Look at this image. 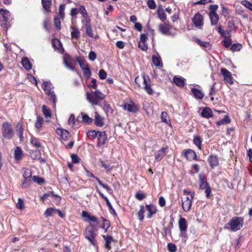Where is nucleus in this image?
Returning <instances> with one entry per match:
<instances>
[{
	"instance_id": "nucleus-1",
	"label": "nucleus",
	"mask_w": 252,
	"mask_h": 252,
	"mask_svg": "<svg viewBox=\"0 0 252 252\" xmlns=\"http://www.w3.org/2000/svg\"><path fill=\"white\" fill-rule=\"evenodd\" d=\"M97 230L98 228L97 225L90 223L89 225L85 228L83 233L85 238L95 247H97L98 245L97 241L96 238L97 235Z\"/></svg>"
},
{
	"instance_id": "nucleus-2",
	"label": "nucleus",
	"mask_w": 252,
	"mask_h": 252,
	"mask_svg": "<svg viewBox=\"0 0 252 252\" xmlns=\"http://www.w3.org/2000/svg\"><path fill=\"white\" fill-rule=\"evenodd\" d=\"M244 219L241 217H234L227 223L224 228L232 232L239 230L243 226Z\"/></svg>"
},
{
	"instance_id": "nucleus-3",
	"label": "nucleus",
	"mask_w": 252,
	"mask_h": 252,
	"mask_svg": "<svg viewBox=\"0 0 252 252\" xmlns=\"http://www.w3.org/2000/svg\"><path fill=\"white\" fill-rule=\"evenodd\" d=\"M105 95L99 91H91L86 93L87 100L93 105H98L100 101L104 99Z\"/></svg>"
},
{
	"instance_id": "nucleus-4",
	"label": "nucleus",
	"mask_w": 252,
	"mask_h": 252,
	"mask_svg": "<svg viewBox=\"0 0 252 252\" xmlns=\"http://www.w3.org/2000/svg\"><path fill=\"white\" fill-rule=\"evenodd\" d=\"M10 19V14L8 10L3 8L0 9V23L1 26L7 30L10 25L9 22Z\"/></svg>"
},
{
	"instance_id": "nucleus-5",
	"label": "nucleus",
	"mask_w": 252,
	"mask_h": 252,
	"mask_svg": "<svg viewBox=\"0 0 252 252\" xmlns=\"http://www.w3.org/2000/svg\"><path fill=\"white\" fill-rule=\"evenodd\" d=\"M1 131L2 136L6 139H11L14 136V130L10 124L4 122L2 125Z\"/></svg>"
},
{
	"instance_id": "nucleus-6",
	"label": "nucleus",
	"mask_w": 252,
	"mask_h": 252,
	"mask_svg": "<svg viewBox=\"0 0 252 252\" xmlns=\"http://www.w3.org/2000/svg\"><path fill=\"white\" fill-rule=\"evenodd\" d=\"M143 87V89L146 92L147 94L152 95L154 94V91L152 88V82L148 75H146L145 74L142 75Z\"/></svg>"
},
{
	"instance_id": "nucleus-7",
	"label": "nucleus",
	"mask_w": 252,
	"mask_h": 252,
	"mask_svg": "<svg viewBox=\"0 0 252 252\" xmlns=\"http://www.w3.org/2000/svg\"><path fill=\"white\" fill-rule=\"evenodd\" d=\"M122 106L123 110L130 113H136L139 110V105L135 104L131 99L127 102H124Z\"/></svg>"
},
{
	"instance_id": "nucleus-8",
	"label": "nucleus",
	"mask_w": 252,
	"mask_h": 252,
	"mask_svg": "<svg viewBox=\"0 0 252 252\" xmlns=\"http://www.w3.org/2000/svg\"><path fill=\"white\" fill-rule=\"evenodd\" d=\"M181 156L189 161L199 160L195 152L190 149H187L183 150L181 153Z\"/></svg>"
},
{
	"instance_id": "nucleus-9",
	"label": "nucleus",
	"mask_w": 252,
	"mask_h": 252,
	"mask_svg": "<svg viewBox=\"0 0 252 252\" xmlns=\"http://www.w3.org/2000/svg\"><path fill=\"white\" fill-rule=\"evenodd\" d=\"M82 29L85 30V33L88 37L94 38L95 39L98 38V35H94V32L91 24V20L85 22V23L82 26Z\"/></svg>"
},
{
	"instance_id": "nucleus-10",
	"label": "nucleus",
	"mask_w": 252,
	"mask_h": 252,
	"mask_svg": "<svg viewBox=\"0 0 252 252\" xmlns=\"http://www.w3.org/2000/svg\"><path fill=\"white\" fill-rule=\"evenodd\" d=\"M221 74L223 78V80L225 83L230 85L233 84L234 82L232 77L231 73L225 68L220 69Z\"/></svg>"
},
{
	"instance_id": "nucleus-11",
	"label": "nucleus",
	"mask_w": 252,
	"mask_h": 252,
	"mask_svg": "<svg viewBox=\"0 0 252 252\" xmlns=\"http://www.w3.org/2000/svg\"><path fill=\"white\" fill-rule=\"evenodd\" d=\"M192 21L195 27L202 29L204 25V18L200 13L199 12L196 13L194 15Z\"/></svg>"
},
{
	"instance_id": "nucleus-12",
	"label": "nucleus",
	"mask_w": 252,
	"mask_h": 252,
	"mask_svg": "<svg viewBox=\"0 0 252 252\" xmlns=\"http://www.w3.org/2000/svg\"><path fill=\"white\" fill-rule=\"evenodd\" d=\"M168 152V146H166L165 147H162L160 149L155 152L154 153L155 160L157 161H160Z\"/></svg>"
},
{
	"instance_id": "nucleus-13",
	"label": "nucleus",
	"mask_w": 252,
	"mask_h": 252,
	"mask_svg": "<svg viewBox=\"0 0 252 252\" xmlns=\"http://www.w3.org/2000/svg\"><path fill=\"white\" fill-rule=\"evenodd\" d=\"M107 140V134L106 132L98 131V134L97 136V147H101L105 144Z\"/></svg>"
},
{
	"instance_id": "nucleus-14",
	"label": "nucleus",
	"mask_w": 252,
	"mask_h": 252,
	"mask_svg": "<svg viewBox=\"0 0 252 252\" xmlns=\"http://www.w3.org/2000/svg\"><path fill=\"white\" fill-rule=\"evenodd\" d=\"M172 29V26L168 23H164L159 24L158 26L159 31L163 34L169 35L170 34V31Z\"/></svg>"
},
{
	"instance_id": "nucleus-15",
	"label": "nucleus",
	"mask_w": 252,
	"mask_h": 252,
	"mask_svg": "<svg viewBox=\"0 0 252 252\" xmlns=\"http://www.w3.org/2000/svg\"><path fill=\"white\" fill-rule=\"evenodd\" d=\"M56 132L60 136V138L62 140H67L70 137L69 132L64 129L58 128L56 129Z\"/></svg>"
},
{
	"instance_id": "nucleus-16",
	"label": "nucleus",
	"mask_w": 252,
	"mask_h": 252,
	"mask_svg": "<svg viewBox=\"0 0 252 252\" xmlns=\"http://www.w3.org/2000/svg\"><path fill=\"white\" fill-rule=\"evenodd\" d=\"M192 200L188 196L182 200V207L185 212H188L191 209Z\"/></svg>"
},
{
	"instance_id": "nucleus-17",
	"label": "nucleus",
	"mask_w": 252,
	"mask_h": 252,
	"mask_svg": "<svg viewBox=\"0 0 252 252\" xmlns=\"http://www.w3.org/2000/svg\"><path fill=\"white\" fill-rule=\"evenodd\" d=\"M207 161L212 168H215L218 166L219 164V158L218 156L215 155H210L208 158Z\"/></svg>"
},
{
	"instance_id": "nucleus-18",
	"label": "nucleus",
	"mask_w": 252,
	"mask_h": 252,
	"mask_svg": "<svg viewBox=\"0 0 252 252\" xmlns=\"http://www.w3.org/2000/svg\"><path fill=\"white\" fill-rule=\"evenodd\" d=\"M146 208L148 212L147 215V218L148 219L152 218L153 216L155 215L158 212L157 207L153 204L146 205Z\"/></svg>"
},
{
	"instance_id": "nucleus-19",
	"label": "nucleus",
	"mask_w": 252,
	"mask_h": 252,
	"mask_svg": "<svg viewBox=\"0 0 252 252\" xmlns=\"http://www.w3.org/2000/svg\"><path fill=\"white\" fill-rule=\"evenodd\" d=\"M94 124L98 127H102L104 124V118L99 115L97 112L94 113Z\"/></svg>"
},
{
	"instance_id": "nucleus-20",
	"label": "nucleus",
	"mask_w": 252,
	"mask_h": 252,
	"mask_svg": "<svg viewBox=\"0 0 252 252\" xmlns=\"http://www.w3.org/2000/svg\"><path fill=\"white\" fill-rule=\"evenodd\" d=\"M79 11L83 18L82 22H87L91 20L90 17L88 16L87 10L85 7L82 5H79Z\"/></svg>"
},
{
	"instance_id": "nucleus-21",
	"label": "nucleus",
	"mask_w": 252,
	"mask_h": 252,
	"mask_svg": "<svg viewBox=\"0 0 252 252\" xmlns=\"http://www.w3.org/2000/svg\"><path fill=\"white\" fill-rule=\"evenodd\" d=\"M82 216L84 218H86L88 219V220H85V221H87L89 220L90 221L94 222L96 225L98 224V218L94 216H91L89 213L86 211H83L82 213Z\"/></svg>"
},
{
	"instance_id": "nucleus-22",
	"label": "nucleus",
	"mask_w": 252,
	"mask_h": 252,
	"mask_svg": "<svg viewBox=\"0 0 252 252\" xmlns=\"http://www.w3.org/2000/svg\"><path fill=\"white\" fill-rule=\"evenodd\" d=\"M185 78L178 76H175L173 78V82L178 87H183L185 86Z\"/></svg>"
},
{
	"instance_id": "nucleus-23",
	"label": "nucleus",
	"mask_w": 252,
	"mask_h": 252,
	"mask_svg": "<svg viewBox=\"0 0 252 252\" xmlns=\"http://www.w3.org/2000/svg\"><path fill=\"white\" fill-rule=\"evenodd\" d=\"M178 224L180 231H187L188 223L185 218L181 217L179 220Z\"/></svg>"
},
{
	"instance_id": "nucleus-24",
	"label": "nucleus",
	"mask_w": 252,
	"mask_h": 252,
	"mask_svg": "<svg viewBox=\"0 0 252 252\" xmlns=\"http://www.w3.org/2000/svg\"><path fill=\"white\" fill-rule=\"evenodd\" d=\"M199 182V188L201 189H204L210 186L207 181L206 177L204 175H200Z\"/></svg>"
},
{
	"instance_id": "nucleus-25",
	"label": "nucleus",
	"mask_w": 252,
	"mask_h": 252,
	"mask_svg": "<svg viewBox=\"0 0 252 252\" xmlns=\"http://www.w3.org/2000/svg\"><path fill=\"white\" fill-rule=\"evenodd\" d=\"M218 32L222 37L224 38V39L230 38L231 35V30L225 31L224 30L222 29L221 26L220 25L218 27Z\"/></svg>"
},
{
	"instance_id": "nucleus-26",
	"label": "nucleus",
	"mask_w": 252,
	"mask_h": 252,
	"mask_svg": "<svg viewBox=\"0 0 252 252\" xmlns=\"http://www.w3.org/2000/svg\"><path fill=\"white\" fill-rule=\"evenodd\" d=\"M201 115L203 118L209 119L213 117V112L209 107H206L202 109Z\"/></svg>"
},
{
	"instance_id": "nucleus-27",
	"label": "nucleus",
	"mask_w": 252,
	"mask_h": 252,
	"mask_svg": "<svg viewBox=\"0 0 252 252\" xmlns=\"http://www.w3.org/2000/svg\"><path fill=\"white\" fill-rule=\"evenodd\" d=\"M193 143L197 146L199 150H202V139L199 135H194L193 139Z\"/></svg>"
},
{
	"instance_id": "nucleus-28",
	"label": "nucleus",
	"mask_w": 252,
	"mask_h": 252,
	"mask_svg": "<svg viewBox=\"0 0 252 252\" xmlns=\"http://www.w3.org/2000/svg\"><path fill=\"white\" fill-rule=\"evenodd\" d=\"M103 238L105 242V248L108 249V250H110L111 249V243L112 242L114 241V238L112 236L109 235H103Z\"/></svg>"
},
{
	"instance_id": "nucleus-29",
	"label": "nucleus",
	"mask_w": 252,
	"mask_h": 252,
	"mask_svg": "<svg viewBox=\"0 0 252 252\" xmlns=\"http://www.w3.org/2000/svg\"><path fill=\"white\" fill-rule=\"evenodd\" d=\"M23 155V151L21 148L17 146L15 149L14 152V158L16 160H20L22 159Z\"/></svg>"
},
{
	"instance_id": "nucleus-30",
	"label": "nucleus",
	"mask_w": 252,
	"mask_h": 252,
	"mask_svg": "<svg viewBox=\"0 0 252 252\" xmlns=\"http://www.w3.org/2000/svg\"><path fill=\"white\" fill-rule=\"evenodd\" d=\"M191 92L193 94L194 97L198 99H202L204 97V94L201 91L197 88H191Z\"/></svg>"
},
{
	"instance_id": "nucleus-31",
	"label": "nucleus",
	"mask_w": 252,
	"mask_h": 252,
	"mask_svg": "<svg viewBox=\"0 0 252 252\" xmlns=\"http://www.w3.org/2000/svg\"><path fill=\"white\" fill-rule=\"evenodd\" d=\"M16 131L17 135L20 138V140H22L23 138V132H24V128L22 125V124L19 122L17 123L16 125Z\"/></svg>"
},
{
	"instance_id": "nucleus-32",
	"label": "nucleus",
	"mask_w": 252,
	"mask_h": 252,
	"mask_svg": "<svg viewBox=\"0 0 252 252\" xmlns=\"http://www.w3.org/2000/svg\"><path fill=\"white\" fill-rule=\"evenodd\" d=\"M44 123V119L39 116H37L36 120L35 122L34 126L37 129L38 131L41 130Z\"/></svg>"
},
{
	"instance_id": "nucleus-33",
	"label": "nucleus",
	"mask_w": 252,
	"mask_h": 252,
	"mask_svg": "<svg viewBox=\"0 0 252 252\" xmlns=\"http://www.w3.org/2000/svg\"><path fill=\"white\" fill-rule=\"evenodd\" d=\"M100 219L102 220L103 223L101 225V228L104 230L105 233L108 232L109 228L110 227L111 223L110 221L105 219L104 217H100Z\"/></svg>"
},
{
	"instance_id": "nucleus-34",
	"label": "nucleus",
	"mask_w": 252,
	"mask_h": 252,
	"mask_svg": "<svg viewBox=\"0 0 252 252\" xmlns=\"http://www.w3.org/2000/svg\"><path fill=\"white\" fill-rule=\"evenodd\" d=\"M157 15L158 18L163 22H165L167 19L166 15L163 10V9L160 7H159L157 10Z\"/></svg>"
},
{
	"instance_id": "nucleus-35",
	"label": "nucleus",
	"mask_w": 252,
	"mask_h": 252,
	"mask_svg": "<svg viewBox=\"0 0 252 252\" xmlns=\"http://www.w3.org/2000/svg\"><path fill=\"white\" fill-rule=\"evenodd\" d=\"M30 143L32 146L39 149L42 148V144L39 140L34 137H32L30 139Z\"/></svg>"
},
{
	"instance_id": "nucleus-36",
	"label": "nucleus",
	"mask_w": 252,
	"mask_h": 252,
	"mask_svg": "<svg viewBox=\"0 0 252 252\" xmlns=\"http://www.w3.org/2000/svg\"><path fill=\"white\" fill-rule=\"evenodd\" d=\"M76 61L78 63L82 70L87 67H90L88 63L83 57H78L76 59Z\"/></svg>"
},
{
	"instance_id": "nucleus-37",
	"label": "nucleus",
	"mask_w": 252,
	"mask_h": 252,
	"mask_svg": "<svg viewBox=\"0 0 252 252\" xmlns=\"http://www.w3.org/2000/svg\"><path fill=\"white\" fill-rule=\"evenodd\" d=\"M152 62L157 67L161 68L163 67V63L160 57L156 56H152Z\"/></svg>"
},
{
	"instance_id": "nucleus-38",
	"label": "nucleus",
	"mask_w": 252,
	"mask_h": 252,
	"mask_svg": "<svg viewBox=\"0 0 252 252\" xmlns=\"http://www.w3.org/2000/svg\"><path fill=\"white\" fill-rule=\"evenodd\" d=\"M72 31L71 32V36L72 38H75L78 39L80 36V32L78 29L75 26L71 27Z\"/></svg>"
},
{
	"instance_id": "nucleus-39",
	"label": "nucleus",
	"mask_w": 252,
	"mask_h": 252,
	"mask_svg": "<svg viewBox=\"0 0 252 252\" xmlns=\"http://www.w3.org/2000/svg\"><path fill=\"white\" fill-rule=\"evenodd\" d=\"M211 24L212 26L216 25L218 23L220 18L219 15L216 14H209Z\"/></svg>"
},
{
	"instance_id": "nucleus-40",
	"label": "nucleus",
	"mask_w": 252,
	"mask_h": 252,
	"mask_svg": "<svg viewBox=\"0 0 252 252\" xmlns=\"http://www.w3.org/2000/svg\"><path fill=\"white\" fill-rule=\"evenodd\" d=\"M65 5L64 4H61L60 5L57 16L60 17L62 20H63L65 18Z\"/></svg>"
},
{
	"instance_id": "nucleus-41",
	"label": "nucleus",
	"mask_w": 252,
	"mask_h": 252,
	"mask_svg": "<svg viewBox=\"0 0 252 252\" xmlns=\"http://www.w3.org/2000/svg\"><path fill=\"white\" fill-rule=\"evenodd\" d=\"M42 87L43 90L44 91L46 94H50V93L53 92L51 90V84L48 81L44 82L42 86Z\"/></svg>"
},
{
	"instance_id": "nucleus-42",
	"label": "nucleus",
	"mask_w": 252,
	"mask_h": 252,
	"mask_svg": "<svg viewBox=\"0 0 252 252\" xmlns=\"http://www.w3.org/2000/svg\"><path fill=\"white\" fill-rule=\"evenodd\" d=\"M21 63L26 69L30 70L32 69V64L27 58H23L21 61Z\"/></svg>"
},
{
	"instance_id": "nucleus-43",
	"label": "nucleus",
	"mask_w": 252,
	"mask_h": 252,
	"mask_svg": "<svg viewBox=\"0 0 252 252\" xmlns=\"http://www.w3.org/2000/svg\"><path fill=\"white\" fill-rule=\"evenodd\" d=\"M231 122V120L229 117L228 115H225L224 118L221 119L220 120L218 121L216 123L217 125L218 126H220L221 125H225L227 124L230 123Z\"/></svg>"
},
{
	"instance_id": "nucleus-44",
	"label": "nucleus",
	"mask_w": 252,
	"mask_h": 252,
	"mask_svg": "<svg viewBox=\"0 0 252 252\" xmlns=\"http://www.w3.org/2000/svg\"><path fill=\"white\" fill-rule=\"evenodd\" d=\"M194 41L196 43H197L199 45H200L201 47H204L205 48H209L210 47V43L208 42L201 41L200 39L197 38H194Z\"/></svg>"
},
{
	"instance_id": "nucleus-45",
	"label": "nucleus",
	"mask_w": 252,
	"mask_h": 252,
	"mask_svg": "<svg viewBox=\"0 0 252 252\" xmlns=\"http://www.w3.org/2000/svg\"><path fill=\"white\" fill-rule=\"evenodd\" d=\"M56 209L54 208H47L44 213V216L46 218L51 217L56 213Z\"/></svg>"
},
{
	"instance_id": "nucleus-46",
	"label": "nucleus",
	"mask_w": 252,
	"mask_h": 252,
	"mask_svg": "<svg viewBox=\"0 0 252 252\" xmlns=\"http://www.w3.org/2000/svg\"><path fill=\"white\" fill-rule=\"evenodd\" d=\"M52 0H41L43 7L47 11H50Z\"/></svg>"
},
{
	"instance_id": "nucleus-47",
	"label": "nucleus",
	"mask_w": 252,
	"mask_h": 252,
	"mask_svg": "<svg viewBox=\"0 0 252 252\" xmlns=\"http://www.w3.org/2000/svg\"><path fill=\"white\" fill-rule=\"evenodd\" d=\"M99 131H95L94 130L88 131L87 133V136L91 140H94L97 137Z\"/></svg>"
},
{
	"instance_id": "nucleus-48",
	"label": "nucleus",
	"mask_w": 252,
	"mask_h": 252,
	"mask_svg": "<svg viewBox=\"0 0 252 252\" xmlns=\"http://www.w3.org/2000/svg\"><path fill=\"white\" fill-rule=\"evenodd\" d=\"M61 18L56 16L54 19V24L57 30L59 31L61 29Z\"/></svg>"
},
{
	"instance_id": "nucleus-49",
	"label": "nucleus",
	"mask_w": 252,
	"mask_h": 252,
	"mask_svg": "<svg viewBox=\"0 0 252 252\" xmlns=\"http://www.w3.org/2000/svg\"><path fill=\"white\" fill-rule=\"evenodd\" d=\"M52 44L54 48L57 49H59L62 47L60 40L57 38H53L52 41Z\"/></svg>"
},
{
	"instance_id": "nucleus-50",
	"label": "nucleus",
	"mask_w": 252,
	"mask_h": 252,
	"mask_svg": "<svg viewBox=\"0 0 252 252\" xmlns=\"http://www.w3.org/2000/svg\"><path fill=\"white\" fill-rule=\"evenodd\" d=\"M46 95L48 96V99L53 103V106H55L57 101V98L54 91Z\"/></svg>"
},
{
	"instance_id": "nucleus-51",
	"label": "nucleus",
	"mask_w": 252,
	"mask_h": 252,
	"mask_svg": "<svg viewBox=\"0 0 252 252\" xmlns=\"http://www.w3.org/2000/svg\"><path fill=\"white\" fill-rule=\"evenodd\" d=\"M32 180L34 182L40 185H42L45 183L44 178L36 176H33Z\"/></svg>"
},
{
	"instance_id": "nucleus-52",
	"label": "nucleus",
	"mask_w": 252,
	"mask_h": 252,
	"mask_svg": "<svg viewBox=\"0 0 252 252\" xmlns=\"http://www.w3.org/2000/svg\"><path fill=\"white\" fill-rule=\"evenodd\" d=\"M145 212V207L143 205L140 206V209L137 213V216L139 219V220L141 221L143 220L144 219V214Z\"/></svg>"
},
{
	"instance_id": "nucleus-53",
	"label": "nucleus",
	"mask_w": 252,
	"mask_h": 252,
	"mask_svg": "<svg viewBox=\"0 0 252 252\" xmlns=\"http://www.w3.org/2000/svg\"><path fill=\"white\" fill-rule=\"evenodd\" d=\"M242 48V46L240 43L233 44L231 45L230 50L234 52L237 51H240Z\"/></svg>"
},
{
	"instance_id": "nucleus-54",
	"label": "nucleus",
	"mask_w": 252,
	"mask_h": 252,
	"mask_svg": "<svg viewBox=\"0 0 252 252\" xmlns=\"http://www.w3.org/2000/svg\"><path fill=\"white\" fill-rule=\"evenodd\" d=\"M160 117L162 122L166 124H168V123L170 122L168 114L166 112H162Z\"/></svg>"
},
{
	"instance_id": "nucleus-55",
	"label": "nucleus",
	"mask_w": 252,
	"mask_h": 252,
	"mask_svg": "<svg viewBox=\"0 0 252 252\" xmlns=\"http://www.w3.org/2000/svg\"><path fill=\"white\" fill-rule=\"evenodd\" d=\"M42 110L45 117H51V110L49 109H48L45 105H44L42 106Z\"/></svg>"
},
{
	"instance_id": "nucleus-56",
	"label": "nucleus",
	"mask_w": 252,
	"mask_h": 252,
	"mask_svg": "<svg viewBox=\"0 0 252 252\" xmlns=\"http://www.w3.org/2000/svg\"><path fill=\"white\" fill-rule=\"evenodd\" d=\"M135 196L138 200H142L146 197L147 195L141 191H138L136 193Z\"/></svg>"
},
{
	"instance_id": "nucleus-57",
	"label": "nucleus",
	"mask_w": 252,
	"mask_h": 252,
	"mask_svg": "<svg viewBox=\"0 0 252 252\" xmlns=\"http://www.w3.org/2000/svg\"><path fill=\"white\" fill-rule=\"evenodd\" d=\"M82 71L83 72V75L84 77L86 79H88L91 76V71L90 67H87L86 68H84V69H82Z\"/></svg>"
},
{
	"instance_id": "nucleus-58",
	"label": "nucleus",
	"mask_w": 252,
	"mask_h": 252,
	"mask_svg": "<svg viewBox=\"0 0 252 252\" xmlns=\"http://www.w3.org/2000/svg\"><path fill=\"white\" fill-rule=\"evenodd\" d=\"M232 39L230 38L227 39H223L222 41L223 46L226 48H228L232 44Z\"/></svg>"
},
{
	"instance_id": "nucleus-59",
	"label": "nucleus",
	"mask_w": 252,
	"mask_h": 252,
	"mask_svg": "<svg viewBox=\"0 0 252 252\" xmlns=\"http://www.w3.org/2000/svg\"><path fill=\"white\" fill-rule=\"evenodd\" d=\"M16 207L19 210H23L25 208V204L22 199L19 198L18 202L16 204Z\"/></svg>"
},
{
	"instance_id": "nucleus-60",
	"label": "nucleus",
	"mask_w": 252,
	"mask_h": 252,
	"mask_svg": "<svg viewBox=\"0 0 252 252\" xmlns=\"http://www.w3.org/2000/svg\"><path fill=\"white\" fill-rule=\"evenodd\" d=\"M83 114V113H82ZM82 122L85 124L92 123L93 119L89 117L87 114L82 115Z\"/></svg>"
},
{
	"instance_id": "nucleus-61",
	"label": "nucleus",
	"mask_w": 252,
	"mask_h": 252,
	"mask_svg": "<svg viewBox=\"0 0 252 252\" xmlns=\"http://www.w3.org/2000/svg\"><path fill=\"white\" fill-rule=\"evenodd\" d=\"M96 181L99 185L105 189L108 192H110L112 191L111 188L107 185L103 184L98 178H96Z\"/></svg>"
},
{
	"instance_id": "nucleus-62",
	"label": "nucleus",
	"mask_w": 252,
	"mask_h": 252,
	"mask_svg": "<svg viewBox=\"0 0 252 252\" xmlns=\"http://www.w3.org/2000/svg\"><path fill=\"white\" fill-rule=\"evenodd\" d=\"M101 166L103 167L107 172H110L112 169V167L110 166L109 164L106 163L103 160H100Z\"/></svg>"
},
{
	"instance_id": "nucleus-63",
	"label": "nucleus",
	"mask_w": 252,
	"mask_h": 252,
	"mask_svg": "<svg viewBox=\"0 0 252 252\" xmlns=\"http://www.w3.org/2000/svg\"><path fill=\"white\" fill-rule=\"evenodd\" d=\"M219 6L217 4H212L210 5L209 9L210 12L209 14H216L217 10H218Z\"/></svg>"
},
{
	"instance_id": "nucleus-64",
	"label": "nucleus",
	"mask_w": 252,
	"mask_h": 252,
	"mask_svg": "<svg viewBox=\"0 0 252 252\" xmlns=\"http://www.w3.org/2000/svg\"><path fill=\"white\" fill-rule=\"evenodd\" d=\"M167 249L170 252H176L177 247L174 244L170 243L167 245Z\"/></svg>"
}]
</instances>
